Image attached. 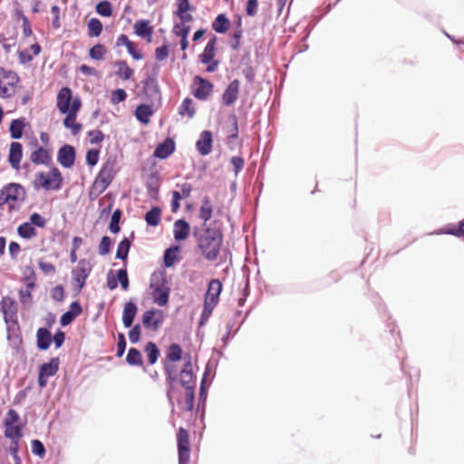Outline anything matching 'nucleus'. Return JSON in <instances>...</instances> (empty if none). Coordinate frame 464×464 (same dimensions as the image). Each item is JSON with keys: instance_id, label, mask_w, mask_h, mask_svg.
<instances>
[{"instance_id": "5701e85b", "label": "nucleus", "mask_w": 464, "mask_h": 464, "mask_svg": "<svg viewBox=\"0 0 464 464\" xmlns=\"http://www.w3.org/2000/svg\"><path fill=\"white\" fill-rule=\"evenodd\" d=\"M23 157V147L19 142H12L9 149L8 161L13 169L18 170Z\"/></svg>"}, {"instance_id": "20e7f679", "label": "nucleus", "mask_w": 464, "mask_h": 464, "mask_svg": "<svg viewBox=\"0 0 464 464\" xmlns=\"http://www.w3.org/2000/svg\"><path fill=\"white\" fill-rule=\"evenodd\" d=\"M63 176L56 168H52L49 171H40L35 174L33 180V186L35 189L59 190L63 186Z\"/></svg>"}, {"instance_id": "ddd939ff", "label": "nucleus", "mask_w": 464, "mask_h": 464, "mask_svg": "<svg viewBox=\"0 0 464 464\" xmlns=\"http://www.w3.org/2000/svg\"><path fill=\"white\" fill-rule=\"evenodd\" d=\"M92 270L90 263L84 259L81 260L78 266L72 270V278L78 285V289L81 290L84 285L87 277L89 276Z\"/></svg>"}, {"instance_id": "a878e982", "label": "nucleus", "mask_w": 464, "mask_h": 464, "mask_svg": "<svg viewBox=\"0 0 464 464\" xmlns=\"http://www.w3.org/2000/svg\"><path fill=\"white\" fill-rule=\"evenodd\" d=\"M218 38L216 35H213L207 45L204 48L203 53L199 55L200 62L202 63H210L215 55H216V45H217Z\"/></svg>"}, {"instance_id": "603ef678", "label": "nucleus", "mask_w": 464, "mask_h": 464, "mask_svg": "<svg viewBox=\"0 0 464 464\" xmlns=\"http://www.w3.org/2000/svg\"><path fill=\"white\" fill-rule=\"evenodd\" d=\"M20 16L22 18V28H23V34L24 37H30L33 35V30L31 27V24L29 19L23 14L20 13Z\"/></svg>"}, {"instance_id": "4d7b16f0", "label": "nucleus", "mask_w": 464, "mask_h": 464, "mask_svg": "<svg viewBox=\"0 0 464 464\" xmlns=\"http://www.w3.org/2000/svg\"><path fill=\"white\" fill-rule=\"evenodd\" d=\"M33 226H36L38 227H44L45 225H46V220L44 218H43L40 214L38 213H33L31 216H30V222Z\"/></svg>"}, {"instance_id": "f704fd0d", "label": "nucleus", "mask_w": 464, "mask_h": 464, "mask_svg": "<svg viewBox=\"0 0 464 464\" xmlns=\"http://www.w3.org/2000/svg\"><path fill=\"white\" fill-rule=\"evenodd\" d=\"M88 35L98 37L102 32V24L98 18H91L87 24Z\"/></svg>"}, {"instance_id": "c756f323", "label": "nucleus", "mask_w": 464, "mask_h": 464, "mask_svg": "<svg viewBox=\"0 0 464 464\" xmlns=\"http://www.w3.org/2000/svg\"><path fill=\"white\" fill-rule=\"evenodd\" d=\"M114 66L117 68V75L121 80H130L134 73L133 70L128 65V63L125 61H116Z\"/></svg>"}, {"instance_id": "49530a36", "label": "nucleus", "mask_w": 464, "mask_h": 464, "mask_svg": "<svg viewBox=\"0 0 464 464\" xmlns=\"http://www.w3.org/2000/svg\"><path fill=\"white\" fill-rule=\"evenodd\" d=\"M63 124L73 135L79 133L82 129V125L76 122V118H64Z\"/></svg>"}, {"instance_id": "393cba45", "label": "nucleus", "mask_w": 464, "mask_h": 464, "mask_svg": "<svg viewBox=\"0 0 464 464\" xmlns=\"http://www.w3.org/2000/svg\"><path fill=\"white\" fill-rule=\"evenodd\" d=\"M190 232L189 224L184 219H178L173 225L174 238L177 241H183L188 237Z\"/></svg>"}, {"instance_id": "f257e3e1", "label": "nucleus", "mask_w": 464, "mask_h": 464, "mask_svg": "<svg viewBox=\"0 0 464 464\" xmlns=\"http://www.w3.org/2000/svg\"><path fill=\"white\" fill-rule=\"evenodd\" d=\"M194 236L197 237L198 247L205 259L216 261L224 238L222 229L217 226V221L213 222V227H203L200 233L194 231Z\"/></svg>"}, {"instance_id": "c85d7f7f", "label": "nucleus", "mask_w": 464, "mask_h": 464, "mask_svg": "<svg viewBox=\"0 0 464 464\" xmlns=\"http://www.w3.org/2000/svg\"><path fill=\"white\" fill-rule=\"evenodd\" d=\"M37 346L41 350H46L52 343L51 333L46 328H39L37 331Z\"/></svg>"}, {"instance_id": "6ab92c4d", "label": "nucleus", "mask_w": 464, "mask_h": 464, "mask_svg": "<svg viewBox=\"0 0 464 464\" xmlns=\"http://www.w3.org/2000/svg\"><path fill=\"white\" fill-rule=\"evenodd\" d=\"M176 150V144L173 139L167 138L162 143H160L154 152L153 156L157 159L165 160L169 157Z\"/></svg>"}, {"instance_id": "13d9d810", "label": "nucleus", "mask_w": 464, "mask_h": 464, "mask_svg": "<svg viewBox=\"0 0 464 464\" xmlns=\"http://www.w3.org/2000/svg\"><path fill=\"white\" fill-rule=\"evenodd\" d=\"M141 334L140 325H134L129 332V338L132 343H136L140 341Z\"/></svg>"}, {"instance_id": "a19ab883", "label": "nucleus", "mask_w": 464, "mask_h": 464, "mask_svg": "<svg viewBox=\"0 0 464 464\" xmlns=\"http://www.w3.org/2000/svg\"><path fill=\"white\" fill-rule=\"evenodd\" d=\"M179 246L168 248L164 253V263L167 267H170L177 261V253L179 252Z\"/></svg>"}, {"instance_id": "39448f33", "label": "nucleus", "mask_w": 464, "mask_h": 464, "mask_svg": "<svg viewBox=\"0 0 464 464\" xmlns=\"http://www.w3.org/2000/svg\"><path fill=\"white\" fill-rule=\"evenodd\" d=\"M222 284L218 279H211L204 298V307L200 316V324H203L210 317L214 308L219 302L222 292Z\"/></svg>"}, {"instance_id": "2f4dec72", "label": "nucleus", "mask_w": 464, "mask_h": 464, "mask_svg": "<svg viewBox=\"0 0 464 464\" xmlns=\"http://www.w3.org/2000/svg\"><path fill=\"white\" fill-rule=\"evenodd\" d=\"M17 234L24 239H30L34 237L37 232L31 223L24 222L17 227Z\"/></svg>"}, {"instance_id": "c9c22d12", "label": "nucleus", "mask_w": 464, "mask_h": 464, "mask_svg": "<svg viewBox=\"0 0 464 464\" xmlns=\"http://www.w3.org/2000/svg\"><path fill=\"white\" fill-rule=\"evenodd\" d=\"M126 362L130 365L142 366L143 360L141 353L136 348H130L126 356Z\"/></svg>"}, {"instance_id": "1a4fd4ad", "label": "nucleus", "mask_w": 464, "mask_h": 464, "mask_svg": "<svg viewBox=\"0 0 464 464\" xmlns=\"http://www.w3.org/2000/svg\"><path fill=\"white\" fill-rule=\"evenodd\" d=\"M182 358V349L178 343H171L168 349L166 354L167 362L164 365L165 372L167 373L168 381L172 383L177 378L176 369L173 365L169 362H175L180 361Z\"/></svg>"}, {"instance_id": "6e6d98bb", "label": "nucleus", "mask_w": 464, "mask_h": 464, "mask_svg": "<svg viewBox=\"0 0 464 464\" xmlns=\"http://www.w3.org/2000/svg\"><path fill=\"white\" fill-rule=\"evenodd\" d=\"M100 151L98 150H90L86 154V161L89 166H94L99 160Z\"/></svg>"}, {"instance_id": "774afa93", "label": "nucleus", "mask_w": 464, "mask_h": 464, "mask_svg": "<svg viewBox=\"0 0 464 464\" xmlns=\"http://www.w3.org/2000/svg\"><path fill=\"white\" fill-rule=\"evenodd\" d=\"M51 295L53 299L62 301L64 298L63 287L61 285L55 286L54 288H53Z\"/></svg>"}, {"instance_id": "79ce46f5", "label": "nucleus", "mask_w": 464, "mask_h": 464, "mask_svg": "<svg viewBox=\"0 0 464 464\" xmlns=\"http://www.w3.org/2000/svg\"><path fill=\"white\" fill-rule=\"evenodd\" d=\"M121 210L118 208L111 215L109 229L113 234H117L121 229L119 223L121 218Z\"/></svg>"}, {"instance_id": "3c124183", "label": "nucleus", "mask_w": 464, "mask_h": 464, "mask_svg": "<svg viewBox=\"0 0 464 464\" xmlns=\"http://www.w3.org/2000/svg\"><path fill=\"white\" fill-rule=\"evenodd\" d=\"M193 102L189 98H186L180 107V114L188 113V116H192L195 113V110L193 108Z\"/></svg>"}, {"instance_id": "ea45409f", "label": "nucleus", "mask_w": 464, "mask_h": 464, "mask_svg": "<svg viewBox=\"0 0 464 464\" xmlns=\"http://www.w3.org/2000/svg\"><path fill=\"white\" fill-rule=\"evenodd\" d=\"M194 399H195V388L188 387L185 389V398H184V409L187 411H192L194 408Z\"/></svg>"}, {"instance_id": "aec40b11", "label": "nucleus", "mask_w": 464, "mask_h": 464, "mask_svg": "<svg viewBox=\"0 0 464 464\" xmlns=\"http://www.w3.org/2000/svg\"><path fill=\"white\" fill-rule=\"evenodd\" d=\"M179 380L180 384L185 388L188 387H196L195 376L192 370V364L190 361H188L182 370L179 372Z\"/></svg>"}, {"instance_id": "e2e57ef3", "label": "nucleus", "mask_w": 464, "mask_h": 464, "mask_svg": "<svg viewBox=\"0 0 464 464\" xmlns=\"http://www.w3.org/2000/svg\"><path fill=\"white\" fill-rule=\"evenodd\" d=\"M126 349V340L123 334H118V343H117V353L118 357H121Z\"/></svg>"}, {"instance_id": "cd10ccee", "label": "nucleus", "mask_w": 464, "mask_h": 464, "mask_svg": "<svg viewBox=\"0 0 464 464\" xmlns=\"http://www.w3.org/2000/svg\"><path fill=\"white\" fill-rule=\"evenodd\" d=\"M213 214V206L211 204L210 198L208 197H205L202 200V204L199 209V218L203 220V227H208L207 224L208 221L210 220ZM209 227H213V223L209 225Z\"/></svg>"}, {"instance_id": "6e6552de", "label": "nucleus", "mask_w": 464, "mask_h": 464, "mask_svg": "<svg viewBox=\"0 0 464 464\" xmlns=\"http://www.w3.org/2000/svg\"><path fill=\"white\" fill-rule=\"evenodd\" d=\"M20 416L16 411L10 409L4 420L5 436L10 440H21L23 437Z\"/></svg>"}, {"instance_id": "9b49d317", "label": "nucleus", "mask_w": 464, "mask_h": 464, "mask_svg": "<svg viewBox=\"0 0 464 464\" xmlns=\"http://www.w3.org/2000/svg\"><path fill=\"white\" fill-rule=\"evenodd\" d=\"M164 322V314L159 309H150L142 314V324L146 329L157 332Z\"/></svg>"}, {"instance_id": "2eb2a0df", "label": "nucleus", "mask_w": 464, "mask_h": 464, "mask_svg": "<svg viewBox=\"0 0 464 464\" xmlns=\"http://www.w3.org/2000/svg\"><path fill=\"white\" fill-rule=\"evenodd\" d=\"M194 84L195 88L193 90V94L195 97L201 100L206 99L211 93L213 89V84L210 82L199 76L195 77Z\"/></svg>"}, {"instance_id": "0e129e2a", "label": "nucleus", "mask_w": 464, "mask_h": 464, "mask_svg": "<svg viewBox=\"0 0 464 464\" xmlns=\"http://www.w3.org/2000/svg\"><path fill=\"white\" fill-rule=\"evenodd\" d=\"M79 70L82 74L87 75V76H94V77L99 76L98 70H96L94 67H91L87 64H82L79 67Z\"/></svg>"}, {"instance_id": "412c9836", "label": "nucleus", "mask_w": 464, "mask_h": 464, "mask_svg": "<svg viewBox=\"0 0 464 464\" xmlns=\"http://www.w3.org/2000/svg\"><path fill=\"white\" fill-rule=\"evenodd\" d=\"M30 160L36 165H49L52 163V150L39 147L30 155Z\"/></svg>"}, {"instance_id": "b1692460", "label": "nucleus", "mask_w": 464, "mask_h": 464, "mask_svg": "<svg viewBox=\"0 0 464 464\" xmlns=\"http://www.w3.org/2000/svg\"><path fill=\"white\" fill-rule=\"evenodd\" d=\"M134 32L140 37H142L150 43L152 41L153 27L149 20H138L134 24Z\"/></svg>"}, {"instance_id": "f3484780", "label": "nucleus", "mask_w": 464, "mask_h": 464, "mask_svg": "<svg viewBox=\"0 0 464 464\" xmlns=\"http://www.w3.org/2000/svg\"><path fill=\"white\" fill-rule=\"evenodd\" d=\"M212 134L209 130H203L196 142V148L201 156L208 155L212 150Z\"/></svg>"}, {"instance_id": "e433bc0d", "label": "nucleus", "mask_w": 464, "mask_h": 464, "mask_svg": "<svg viewBox=\"0 0 464 464\" xmlns=\"http://www.w3.org/2000/svg\"><path fill=\"white\" fill-rule=\"evenodd\" d=\"M107 53V48L104 44H97L89 50V56L95 61H102Z\"/></svg>"}, {"instance_id": "864d4df0", "label": "nucleus", "mask_w": 464, "mask_h": 464, "mask_svg": "<svg viewBox=\"0 0 464 464\" xmlns=\"http://www.w3.org/2000/svg\"><path fill=\"white\" fill-rule=\"evenodd\" d=\"M117 281L120 282L123 290H127L129 288V278L126 269H120L117 272Z\"/></svg>"}, {"instance_id": "09e8293b", "label": "nucleus", "mask_w": 464, "mask_h": 464, "mask_svg": "<svg viewBox=\"0 0 464 464\" xmlns=\"http://www.w3.org/2000/svg\"><path fill=\"white\" fill-rule=\"evenodd\" d=\"M32 452L39 456L40 458H44L45 455V448L44 444L39 440H32Z\"/></svg>"}, {"instance_id": "7ed1b4c3", "label": "nucleus", "mask_w": 464, "mask_h": 464, "mask_svg": "<svg viewBox=\"0 0 464 464\" xmlns=\"http://www.w3.org/2000/svg\"><path fill=\"white\" fill-rule=\"evenodd\" d=\"M114 165L112 160H107L103 164L91 187L89 192L91 198H98L110 186L115 176Z\"/></svg>"}, {"instance_id": "423d86ee", "label": "nucleus", "mask_w": 464, "mask_h": 464, "mask_svg": "<svg viewBox=\"0 0 464 464\" xmlns=\"http://www.w3.org/2000/svg\"><path fill=\"white\" fill-rule=\"evenodd\" d=\"M82 106L81 99L78 96L73 97L72 90L68 87H63L57 94V107L61 113L67 116H76Z\"/></svg>"}, {"instance_id": "de8ad7c7", "label": "nucleus", "mask_w": 464, "mask_h": 464, "mask_svg": "<svg viewBox=\"0 0 464 464\" xmlns=\"http://www.w3.org/2000/svg\"><path fill=\"white\" fill-rule=\"evenodd\" d=\"M190 27L189 25L183 24H176L173 26V33L176 36H179L180 38H188V35L189 34Z\"/></svg>"}, {"instance_id": "69168bd1", "label": "nucleus", "mask_w": 464, "mask_h": 464, "mask_svg": "<svg viewBox=\"0 0 464 464\" xmlns=\"http://www.w3.org/2000/svg\"><path fill=\"white\" fill-rule=\"evenodd\" d=\"M127 98V93L123 89H117L112 92L111 100L113 102H120Z\"/></svg>"}, {"instance_id": "8fccbe9b", "label": "nucleus", "mask_w": 464, "mask_h": 464, "mask_svg": "<svg viewBox=\"0 0 464 464\" xmlns=\"http://www.w3.org/2000/svg\"><path fill=\"white\" fill-rule=\"evenodd\" d=\"M153 113V107L149 104H141L135 110V116H151Z\"/></svg>"}, {"instance_id": "4be33fe9", "label": "nucleus", "mask_w": 464, "mask_h": 464, "mask_svg": "<svg viewBox=\"0 0 464 464\" xmlns=\"http://www.w3.org/2000/svg\"><path fill=\"white\" fill-rule=\"evenodd\" d=\"M22 187L17 184H9L1 190L0 204H5L9 201H15L18 199L21 193Z\"/></svg>"}, {"instance_id": "c03bdc74", "label": "nucleus", "mask_w": 464, "mask_h": 464, "mask_svg": "<svg viewBox=\"0 0 464 464\" xmlns=\"http://www.w3.org/2000/svg\"><path fill=\"white\" fill-rule=\"evenodd\" d=\"M177 10L175 14H181L186 12H194L195 7L189 4L188 0H176Z\"/></svg>"}, {"instance_id": "58836bf2", "label": "nucleus", "mask_w": 464, "mask_h": 464, "mask_svg": "<svg viewBox=\"0 0 464 464\" xmlns=\"http://www.w3.org/2000/svg\"><path fill=\"white\" fill-rule=\"evenodd\" d=\"M130 247V242L128 238H123L118 245L116 257L126 260Z\"/></svg>"}, {"instance_id": "0eeeda50", "label": "nucleus", "mask_w": 464, "mask_h": 464, "mask_svg": "<svg viewBox=\"0 0 464 464\" xmlns=\"http://www.w3.org/2000/svg\"><path fill=\"white\" fill-rule=\"evenodd\" d=\"M19 82L20 79L16 72L0 67V96H13L17 90Z\"/></svg>"}, {"instance_id": "9d476101", "label": "nucleus", "mask_w": 464, "mask_h": 464, "mask_svg": "<svg viewBox=\"0 0 464 464\" xmlns=\"http://www.w3.org/2000/svg\"><path fill=\"white\" fill-rule=\"evenodd\" d=\"M179 464H188L190 459L189 435L186 429L179 428L177 434Z\"/></svg>"}, {"instance_id": "a211bd4d", "label": "nucleus", "mask_w": 464, "mask_h": 464, "mask_svg": "<svg viewBox=\"0 0 464 464\" xmlns=\"http://www.w3.org/2000/svg\"><path fill=\"white\" fill-rule=\"evenodd\" d=\"M240 82L238 80L232 81L222 95V103L226 106H231L237 100L239 94Z\"/></svg>"}, {"instance_id": "338daca9", "label": "nucleus", "mask_w": 464, "mask_h": 464, "mask_svg": "<svg viewBox=\"0 0 464 464\" xmlns=\"http://www.w3.org/2000/svg\"><path fill=\"white\" fill-rule=\"evenodd\" d=\"M38 266H39V268L46 275L53 274L55 272V266L51 263H47L43 260H40L38 263Z\"/></svg>"}, {"instance_id": "72a5a7b5", "label": "nucleus", "mask_w": 464, "mask_h": 464, "mask_svg": "<svg viewBox=\"0 0 464 464\" xmlns=\"http://www.w3.org/2000/svg\"><path fill=\"white\" fill-rule=\"evenodd\" d=\"M25 127L24 122L20 119H14L10 124V134L13 139H20L23 135V130Z\"/></svg>"}, {"instance_id": "bf43d9fd", "label": "nucleus", "mask_w": 464, "mask_h": 464, "mask_svg": "<svg viewBox=\"0 0 464 464\" xmlns=\"http://www.w3.org/2000/svg\"><path fill=\"white\" fill-rule=\"evenodd\" d=\"M51 12L53 15L52 25L54 29H59L61 27L60 23V7L58 5H53L51 8Z\"/></svg>"}, {"instance_id": "f8f14e48", "label": "nucleus", "mask_w": 464, "mask_h": 464, "mask_svg": "<svg viewBox=\"0 0 464 464\" xmlns=\"http://www.w3.org/2000/svg\"><path fill=\"white\" fill-rule=\"evenodd\" d=\"M59 370V359L53 358L49 362L44 363L39 370L38 384L41 388L47 385V379L56 374Z\"/></svg>"}, {"instance_id": "7c9ffc66", "label": "nucleus", "mask_w": 464, "mask_h": 464, "mask_svg": "<svg viewBox=\"0 0 464 464\" xmlns=\"http://www.w3.org/2000/svg\"><path fill=\"white\" fill-rule=\"evenodd\" d=\"M230 22L224 14H218L212 23V28L218 34H225L229 29Z\"/></svg>"}, {"instance_id": "a18cd8bd", "label": "nucleus", "mask_w": 464, "mask_h": 464, "mask_svg": "<svg viewBox=\"0 0 464 464\" xmlns=\"http://www.w3.org/2000/svg\"><path fill=\"white\" fill-rule=\"evenodd\" d=\"M112 241L108 236L102 237L99 246H98V253L101 256L108 255L111 251Z\"/></svg>"}, {"instance_id": "473e14b6", "label": "nucleus", "mask_w": 464, "mask_h": 464, "mask_svg": "<svg viewBox=\"0 0 464 464\" xmlns=\"http://www.w3.org/2000/svg\"><path fill=\"white\" fill-rule=\"evenodd\" d=\"M161 209L159 207H153L145 215V220L148 225L156 227L160 222Z\"/></svg>"}, {"instance_id": "052dcab7", "label": "nucleus", "mask_w": 464, "mask_h": 464, "mask_svg": "<svg viewBox=\"0 0 464 464\" xmlns=\"http://www.w3.org/2000/svg\"><path fill=\"white\" fill-rule=\"evenodd\" d=\"M169 56V48L168 45L164 44L160 47L156 48L155 50V58L158 61H164Z\"/></svg>"}, {"instance_id": "bb28decb", "label": "nucleus", "mask_w": 464, "mask_h": 464, "mask_svg": "<svg viewBox=\"0 0 464 464\" xmlns=\"http://www.w3.org/2000/svg\"><path fill=\"white\" fill-rule=\"evenodd\" d=\"M137 310V305L133 302L130 301L125 303L122 312V323L126 328L132 325Z\"/></svg>"}, {"instance_id": "37998d69", "label": "nucleus", "mask_w": 464, "mask_h": 464, "mask_svg": "<svg viewBox=\"0 0 464 464\" xmlns=\"http://www.w3.org/2000/svg\"><path fill=\"white\" fill-rule=\"evenodd\" d=\"M96 12L104 17H110L112 14L111 5L108 1H102L96 5Z\"/></svg>"}, {"instance_id": "f03ea898", "label": "nucleus", "mask_w": 464, "mask_h": 464, "mask_svg": "<svg viewBox=\"0 0 464 464\" xmlns=\"http://www.w3.org/2000/svg\"><path fill=\"white\" fill-rule=\"evenodd\" d=\"M150 288L153 302L160 305L165 306L169 303L170 288L168 285L166 274L163 271H155L150 276Z\"/></svg>"}, {"instance_id": "4c0bfd02", "label": "nucleus", "mask_w": 464, "mask_h": 464, "mask_svg": "<svg viewBox=\"0 0 464 464\" xmlns=\"http://www.w3.org/2000/svg\"><path fill=\"white\" fill-rule=\"evenodd\" d=\"M145 353L147 354L150 364L152 365L158 361V358L160 356V350L154 343L149 342L146 344Z\"/></svg>"}, {"instance_id": "5fc2aeb1", "label": "nucleus", "mask_w": 464, "mask_h": 464, "mask_svg": "<svg viewBox=\"0 0 464 464\" xmlns=\"http://www.w3.org/2000/svg\"><path fill=\"white\" fill-rule=\"evenodd\" d=\"M88 137L92 144L101 143L104 139L103 133L100 130H90Z\"/></svg>"}, {"instance_id": "4468645a", "label": "nucleus", "mask_w": 464, "mask_h": 464, "mask_svg": "<svg viewBox=\"0 0 464 464\" xmlns=\"http://www.w3.org/2000/svg\"><path fill=\"white\" fill-rule=\"evenodd\" d=\"M1 311L6 323H13L16 319L17 306L12 297L4 296L1 300Z\"/></svg>"}, {"instance_id": "dca6fc26", "label": "nucleus", "mask_w": 464, "mask_h": 464, "mask_svg": "<svg viewBox=\"0 0 464 464\" xmlns=\"http://www.w3.org/2000/svg\"><path fill=\"white\" fill-rule=\"evenodd\" d=\"M58 162L64 168H70L75 160V150L71 145L63 146L57 155Z\"/></svg>"}, {"instance_id": "680f3d73", "label": "nucleus", "mask_w": 464, "mask_h": 464, "mask_svg": "<svg viewBox=\"0 0 464 464\" xmlns=\"http://www.w3.org/2000/svg\"><path fill=\"white\" fill-rule=\"evenodd\" d=\"M257 0H248L246 6V13L248 16H255L257 14Z\"/></svg>"}]
</instances>
